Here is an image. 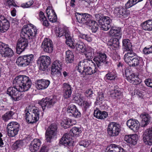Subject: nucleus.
Returning <instances> with one entry per match:
<instances>
[{
  "mask_svg": "<svg viewBox=\"0 0 152 152\" xmlns=\"http://www.w3.org/2000/svg\"><path fill=\"white\" fill-rule=\"evenodd\" d=\"M123 48L125 50L129 52L126 53L124 57V61L130 66L135 67L140 65L142 62L141 57L133 52L132 44L128 39H124L123 42Z\"/></svg>",
  "mask_w": 152,
  "mask_h": 152,
  "instance_id": "1",
  "label": "nucleus"
},
{
  "mask_svg": "<svg viewBox=\"0 0 152 152\" xmlns=\"http://www.w3.org/2000/svg\"><path fill=\"white\" fill-rule=\"evenodd\" d=\"M31 27L30 28L27 25H25L21 30L20 38V49L21 51L20 50V55L28 45V42L26 38H32L37 34V29L35 26L31 24Z\"/></svg>",
  "mask_w": 152,
  "mask_h": 152,
  "instance_id": "2",
  "label": "nucleus"
},
{
  "mask_svg": "<svg viewBox=\"0 0 152 152\" xmlns=\"http://www.w3.org/2000/svg\"><path fill=\"white\" fill-rule=\"evenodd\" d=\"M40 110L34 106H29L25 111V117L28 123L33 124L39 119Z\"/></svg>",
  "mask_w": 152,
  "mask_h": 152,
  "instance_id": "3",
  "label": "nucleus"
},
{
  "mask_svg": "<svg viewBox=\"0 0 152 152\" xmlns=\"http://www.w3.org/2000/svg\"><path fill=\"white\" fill-rule=\"evenodd\" d=\"M107 56L106 54L99 51H96L93 60L98 67H99L103 64L105 66L108 67L110 65L111 63L107 61Z\"/></svg>",
  "mask_w": 152,
  "mask_h": 152,
  "instance_id": "4",
  "label": "nucleus"
},
{
  "mask_svg": "<svg viewBox=\"0 0 152 152\" xmlns=\"http://www.w3.org/2000/svg\"><path fill=\"white\" fill-rule=\"evenodd\" d=\"M19 76L16 77L13 81V88L9 87L7 93L15 101L19 100Z\"/></svg>",
  "mask_w": 152,
  "mask_h": 152,
  "instance_id": "5",
  "label": "nucleus"
},
{
  "mask_svg": "<svg viewBox=\"0 0 152 152\" xmlns=\"http://www.w3.org/2000/svg\"><path fill=\"white\" fill-rule=\"evenodd\" d=\"M57 99L55 96H51L46 97L39 102V104L41 106L43 111L46 109L50 108L54 106L57 102Z\"/></svg>",
  "mask_w": 152,
  "mask_h": 152,
  "instance_id": "6",
  "label": "nucleus"
},
{
  "mask_svg": "<svg viewBox=\"0 0 152 152\" xmlns=\"http://www.w3.org/2000/svg\"><path fill=\"white\" fill-rule=\"evenodd\" d=\"M58 131L57 126L56 124L53 123L50 125L45 133L47 142H50L51 140L56 136L58 132Z\"/></svg>",
  "mask_w": 152,
  "mask_h": 152,
  "instance_id": "7",
  "label": "nucleus"
},
{
  "mask_svg": "<svg viewBox=\"0 0 152 152\" xmlns=\"http://www.w3.org/2000/svg\"><path fill=\"white\" fill-rule=\"evenodd\" d=\"M31 86V81L27 76L20 75V92H24L28 90Z\"/></svg>",
  "mask_w": 152,
  "mask_h": 152,
  "instance_id": "8",
  "label": "nucleus"
},
{
  "mask_svg": "<svg viewBox=\"0 0 152 152\" xmlns=\"http://www.w3.org/2000/svg\"><path fill=\"white\" fill-rule=\"evenodd\" d=\"M121 130L120 125L115 122H111L107 128L108 134L110 137H116L119 134Z\"/></svg>",
  "mask_w": 152,
  "mask_h": 152,
  "instance_id": "9",
  "label": "nucleus"
},
{
  "mask_svg": "<svg viewBox=\"0 0 152 152\" xmlns=\"http://www.w3.org/2000/svg\"><path fill=\"white\" fill-rule=\"evenodd\" d=\"M50 63V58L47 56H40L37 61V64L39 66V69L43 71H45L48 68Z\"/></svg>",
  "mask_w": 152,
  "mask_h": 152,
  "instance_id": "10",
  "label": "nucleus"
},
{
  "mask_svg": "<svg viewBox=\"0 0 152 152\" xmlns=\"http://www.w3.org/2000/svg\"><path fill=\"white\" fill-rule=\"evenodd\" d=\"M72 137L70 134H66L63 135L60 140V143L61 144L71 150L74 146V141Z\"/></svg>",
  "mask_w": 152,
  "mask_h": 152,
  "instance_id": "11",
  "label": "nucleus"
},
{
  "mask_svg": "<svg viewBox=\"0 0 152 152\" xmlns=\"http://www.w3.org/2000/svg\"><path fill=\"white\" fill-rule=\"evenodd\" d=\"M19 124L16 122H11L7 125V131L8 136L14 137L17 135L19 130Z\"/></svg>",
  "mask_w": 152,
  "mask_h": 152,
  "instance_id": "12",
  "label": "nucleus"
},
{
  "mask_svg": "<svg viewBox=\"0 0 152 152\" xmlns=\"http://www.w3.org/2000/svg\"><path fill=\"white\" fill-rule=\"evenodd\" d=\"M75 16L77 21L82 24L87 25L91 20V15L87 13L76 12Z\"/></svg>",
  "mask_w": 152,
  "mask_h": 152,
  "instance_id": "13",
  "label": "nucleus"
},
{
  "mask_svg": "<svg viewBox=\"0 0 152 152\" xmlns=\"http://www.w3.org/2000/svg\"><path fill=\"white\" fill-rule=\"evenodd\" d=\"M113 13L116 17L123 18L128 17L129 15L130 12L125 8L116 7L115 8Z\"/></svg>",
  "mask_w": 152,
  "mask_h": 152,
  "instance_id": "14",
  "label": "nucleus"
},
{
  "mask_svg": "<svg viewBox=\"0 0 152 152\" xmlns=\"http://www.w3.org/2000/svg\"><path fill=\"white\" fill-rule=\"evenodd\" d=\"M0 53L2 56L6 58H10L13 55L12 50L4 43L0 45Z\"/></svg>",
  "mask_w": 152,
  "mask_h": 152,
  "instance_id": "15",
  "label": "nucleus"
},
{
  "mask_svg": "<svg viewBox=\"0 0 152 152\" xmlns=\"http://www.w3.org/2000/svg\"><path fill=\"white\" fill-rule=\"evenodd\" d=\"M41 47L45 52L49 53L52 52L53 47L52 41L49 39H45L42 43Z\"/></svg>",
  "mask_w": 152,
  "mask_h": 152,
  "instance_id": "16",
  "label": "nucleus"
},
{
  "mask_svg": "<svg viewBox=\"0 0 152 152\" xmlns=\"http://www.w3.org/2000/svg\"><path fill=\"white\" fill-rule=\"evenodd\" d=\"M34 59L32 54L25 55L20 56V66H26L30 64Z\"/></svg>",
  "mask_w": 152,
  "mask_h": 152,
  "instance_id": "17",
  "label": "nucleus"
},
{
  "mask_svg": "<svg viewBox=\"0 0 152 152\" xmlns=\"http://www.w3.org/2000/svg\"><path fill=\"white\" fill-rule=\"evenodd\" d=\"M66 112L69 116L75 118H79L81 116V113L77 109L76 106L73 104L68 106L66 110Z\"/></svg>",
  "mask_w": 152,
  "mask_h": 152,
  "instance_id": "18",
  "label": "nucleus"
},
{
  "mask_svg": "<svg viewBox=\"0 0 152 152\" xmlns=\"http://www.w3.org/2000/svg\"><path fill=\"white\" fill-rule=\"evenodd\" d=\"M62 69V64L58 60L55 61L53 63L51 67V72L53 74L56 73L58 76L61 75V70Z\"/></svg>",
  "mask_w": 152,
  "mask_h": 152,
  "instance_id": "19",
  "label": "nucleus"
},
{
  "mask_svg": "<svg viewBox=\"0 0 152 152\" xmlns=\"http://www.w3.org/2000/svg\"><path fill=\"white\" fill-rule=\"evenodd\" d=\"M10 27V23L4 16L0 15V31L4 33Z\"/></svg>",
  "mask_w": 152,
  "mask_h": 152,
  "instance_id": "20",
  "label": "nucleus"
},
{
  "mask_svg": "<svg viewBox=\"0 0 152 152\" xmlns=\"http://www.w3.org/2000/svg\"><path fill=\"white\" fill-rule=\"evenodd\" d=\"M126 124L130 129L134 132L139 129L140 126L138 121L135 119H130L128 120L126 122Z\"/></svg>",
  "mask_w": 152,
  "mask_h": 152,
  "instance_id": "21",
  "label": "nucleus"
},
{
  "mask_svg": "<svg viewBox=\"0 0 152 152\" xmlns=\"http://www.w3.org/2000/svg\"><path fill=\"white\" fill-rule=\"evenodd\" d=\"M41 145V142L38 139H34L29 145V149L31 152H37Z\"/></svg>",
  "mask_w": 152,
  "mask_h": 152,
  "instance_id": "22",
  "label": "nucleus"
},
{
  "mask_svg": "<svg viewBox=\"0 0 152 152\" xmlns=\"http://www.w3.org/2000/svg\"><path fill=\"white\" fill-rule=\"evenodd\" d=\"M50 81L48 80L41 79L37 80L36 84V87L38 90L44 89L49 85Z\"/></svg>",
  "mask_w": 152,
  "mask_h": 152,
  "instance_id": "23",
  "label": "nucleus"
},
{
  "mask_svg": "<svg viewBox=\"0 0 152 152\" xmlns=\"http://www.w3.org/2000/svg\"><path fill=\"white\" fill-rule=\"evenodd\" d=\"M50 7H48L46 10V13L47 16L49 21L52 22H55L57 19V17L54 11L50 9Z\"/></svg>",
  "mask_w": 152,
  "mask_h": 152,
  "instance_id": "24",
  "label": "nucleus"
},
{
  "mask_svg": "<svg viewBox=\"0 0 152 152\" xmlns=\"http://www.w3.org/2000/svg\"><path fill=\"white\" fill-rule=\"evenodd\" d=\"M63 92V95L65 98H67L71 96L72 93V87L68 83H64L62 87Z\"/></svg>",
  "mask_w": 152,
  "mask_h": 152,
  "instance_id": "25",
  "label": "nucleus"
},
{
  "mask_svg": "<svg viewBox=\"0 0 152 152\" xmlns=\"http://www.w3.org/2000/svg\"><path fill=\"white\" fill-rule=\"evenodd\" d=\"M69 33V29L66 27L58 28V29H56L55 30V34L57 37H60L64 36L65 37L66 35Z\"/></svg>",
  "mask_w": 152,
  "mask_h": 152,
  "instance_id": "26",
  "label": "nucleus"
},
{
  "mask_svg": "<svg viewBox=\"0 0 152 152\" xmlns=\"http://www.w3.org/2000/svg\"><path fill=\"white\" fill-rule=\"evenodd\" d=\"M109 34L113 37H115L118 38H121V29L116 27L112 26L111 27Z\"/></svg>",
  "mask_w": 152,
  "mask_h": 152,
  "instance_id": "27",
  "label": "nucleus"
},
{
  "mask_svg": "<svg viewBox=\"0 0 152 152\" xmlns=\"http://www.w3.org/2000/svg\"><path fill=\"white\" fill-rule=\"evenodd\" d=\"M94 115L96 118L101 120H104L107 118L108 115L107 112L99 110H94Z\"/></svg>",
  "mask_w": 152,
  "mask_h": 152,
  "instance_id": "28",
  "label": "nucleus"
},
{
  "mask_svg": "<svg viewBox=\"0 0 152 152\" xmlns=\"http://www.w3.org/2000/svg\"><path fill=\"white\" fill-rule=\"evenodd\" d=\"M138 137L137 134L126 135L124 137V140L127 143L135 145L137 143Z\"/></svg>",
  "mask_w": 152,
  "mask_h": 152,
  "instance_id": "29",
  "label": "nucleus"
},
{
  "mask_svg": "<svg viewBox=\"0 0 152 152\" xmlns=\"http://www.w3.org/2000/svg\"><path fill=\"white\" fill-rule=\"evenodd\" d=\"M88 65L87 60H83L79 62L77 69L80 73L83 74V72L85 71V69L87 65Z\"/></svg>",
  "mask_w": 152,
  "mask_h": 152,
  "instance_id": "30",
  "label": "nucleus"
},
{
  "mask_svg": "<svg viewBox=\"0 0 152 152\" xmlns=\"http://www.w3.org/2000/svg\"><path fill=\"white\" fill-rule=\"evenodd\" d=\"M122 92L121 89L116 86L114 89L110 91V97L115 99L118 96H120L122 94Z\"/></svg>",
  "mask_w": 152,
  "mask_h": 152,
  "instance_id": "31",
  "label": "nucleus"
},
{
  "mask_svg": "<svg viewBox=\"0 0 152 152\" xmlns=\"http://www.w3.org/2000/svg\"><path fill=\"white\" fill-rule=\"evenodd\" d=\"M125 73L127 80L131 83L136 76L128 69H125Z\"/></svg>",
  "mask_w": 152,
  "mask_h": 152,
  "instance_id": "32",
  "label": "nucleus"
},
{
  "mask_svg": "<svg viewBox=\"0 0 152 152\" xmlns=\"http://www.w3.org/2000/svg\"><path fill=\"white\" fill-rule=\"evenodd\" d=\"M74 59V55L72 52L68 50L66 52L65 60L67 63H72Z\"/></svg>",
  "mask_w": 152,
  "mask_h": 152,
  "instance_id": "33",
  "label": "nucleus"
},
{
  "mask_svg": "<svg viewBox=\"0 0 152 152\" xmlns=\"http://www.w3.org/2000/svg\"><path fill=\"white\" fill-rule=\"evenodd\" d=\"M150 118L149 115L147 114L142 115V120L141 124V127H145L149 124Z\"/></svg>",
  "mask_w": 152,
  "mask_h": 152,
  "instance_id": "34",
  "label": "nucleus"
},
{
  "mask_svg": "<svg viewBox=\"0 0 152 152\" xmlns=\"http://www.w3.org/2000/svg\"><path fill=\"white\" fill-rule=\"evenodd\" d=\"M142 29L149 31L152 30V20H149L143 22L142 25Z\"/></svg>",
  "mask_w": 152,
  "mask_h": 152,
  "instance_id": "35",
  "label": "nucleus"
},
{
  "mask_svg": "<svg viewBox=\"0 0 152 152\" xmlns=\"http://www.w3.org/2000/svg\"><path fill=\"white\" fill-rule=\"evenodd\" d=\"M88 65H87L83 72V74L86 75H91L96 72L97 70V69L95 67H91L89 66Z\"/></svg>",
  "mask_w": 152,
  "mask_h": 152,
  "instance_id": "36",
  "label": "nucleus"
},
{
  "mask_svg": "<svg viewBox=\"0 0 152 152\" xmlns=\"http://www.w3.org/2000/svg\"><path fill=\"white\" fill-rule=\"evenodd\" d=\"M39 19L42 22V25L46 27L49 26L48 21L44 15V13L42 11H40L39 13Z\"/></svg>",
  "mask_w": 152,
  "mask_h": 152,
  "instance_id": "37",
  "label": "nucleus"
},
{
  "mask_svg": "<svg viewBox=\"0 0 152 152\" xmlns=\"http://www.w3.org/2000/svg\"><path fill=\"white\" fill-rule=\"evenodd\" d=\"M66 39V43L67 45L72 48H74L75 47V45L73 42V39L70 36V34L66 35L65 37Z\"/></svg>",
  "mask_w": 152,
  "mask_h": 152,
  "instance_id": "38",
  "label": "nucleus"
},
{
  "mask_svg": "<svg viewBox=\"0 0 152 152\" xmlns=\"http://www.w3.org/2000/svg\"><path fill=\"white\" fill-rule=\"evenodd\" d=\"M14 113L12 111H10L6 113L2 116V118L5 122H7L8 120L13 118L12 116Z\"/></svg>",
  "mask_w": 152,
  "mask_h": 152,
  "instance_id": "39",
  "label": "nucleus"
},
{
  "mask_svg": "<svg viewBox=\"0 0 152 152\" xmlns=\"http://www.w3.org/2000/svg\"><path fill=\"white\" fill-rule=\"evenodd\" d=\"M120 38L117 37L113 39L112 42L108 43V45L112 47L113 48L115 49L119 47V39Z\"/></svg>",
  "mask_w": 152,
  "mask_h": 152,
  "instance_id": "40",
  "label": "nucleus"
},
{
  "mask_svg": "<svg viewBox=\"0 0 152 152\" xmlns=\"http://www.w3.org/2000/svg\"><path fill=\"white\" fill-rule=\"evenodd\" d=\"M77 50L82 52H85L86 47L83 42L80 41H78L75 45Z\"/></svg>",
  "mask_w": 152,
  "mask_h": 152,
  "instance_id": "41",
  "label": "nucleus"
},
{
  "mask_svg": "<svg viewBox=\"0 0 152 152\" xmlns=\"http://www.w3.org/2000/svg\"><path fill=\"white\" fill-rule=\"evenodd\" d=\"M117 77L116 74L113 72H109L104 77L105 80H114Z\"/></svg>",
  "mask_w": 152,
  "mask_h": 152,
  "instance_id": "42",
  "label": "nucleus"
},
{
  "mask_svg": "<svg viewBox=\"0 0 152 152\" xmlns=\"http://www.w3.org/2000/svg\"><path fill=\"white\" fill-rule=\"evenodd\" d=\"M143 0H129L126 4V7L130 8Z\"/></svg>",
  "mask_w": 152,
  "mask_h": 152,
  "instance_id": "43",
  "label": "nucleus"
},
{
  "mask_svg": "<svg viewBox=\"0 0 152 152\" xmlns=\"http://www.w3.org/2000/svg\"><path fill=\"white\" fill-rule=\"evenodd\" d=\"M112 21L111 20L110 18L108 16H103L102 18L99 22V23H106L107 24H110Z\"/></svg>",
  "mask_w": 152,
  "mask_h": 152,
  "instance_id": "44",
  "label": "nucleus"
},
{
  "mask_svg": "<svg viewBox=\"0 0 152 152\" xmlns=\"http://www.w3.org/2000/svg\"><path fill=\"white\" fill-rule=\"evenodd\" d=\"M99 27L102 29L104 31H107L111 28V26L110 24H107L106 23H99Z\"/></svg>",
  "mask_w": 152,
  "mask_h": 152,
  "instance_id": "45",
  "label": "nucleus"
},
{
  "mask_svg": "<svg viewBox=\"0 0 152 152\" xmlns=\"http://www.w3.org/2000/svg\"><path fill=\"white\" fill-rule=\"evenodd\" d=\"M109 147L110 148V149L113 150L115 152H118L122 148L120 146L114 144H111Z\"/></svg>",
  "mask_w": 152,
  "mask_h": 152,
  "instance_id": "46",
  "label": "nucleus"
},
{
  "mask_svg": "<svg viewBox=\"0 0 152 152\" xmlns=\"http://www.w3.org/2000/svg\"><path fill=\"white\" fill-rule=\"evenodd\" d=\"M143 53L146 55L152 53V45L148 47H145L143 50Z\"/></svg>",
  "mask_w": 152,
  "mask_h": 152,
  "instance_id": "47",
  "label": "nucleus"
},
{
  "mask_svg": "<svg viewBox=\"0 0 152 152\" xmlns=\"http://www.w3.org/2000/svg\"><path fill=\"white\" fill-rule=\"evenodd\" d=\"M71 131L75 135H78L81 133L82 131L80 129L76 127H73L71 130Z\"/></svg>",
  "mask_w": 152,
  "mask_h": 152,
  "instance_id": "48",
  "label": "nucleus"
},
{
  "mask_svg": "<svg viewBox=\"0 0 152 152\" xmlns=\"http://www.w3.org/2000/svg\"><path fill=\"white\" fill-rule=\"evenodd\" d=\"M111 56L112 57V59L115 61H118L120 59V56L118 55L117 53L114 50L113 53H111Z\"/></svg>",
  "mask_w": 152,
  "mask_h": 152,
  "instance_id": "49",
  "label": "nucleus"
},
{
  "mask_svg": "<svg viewBox=\"0 0 152 152\" xmlns=\"http://www.w3.org/2000/svg\"><path fill=\"white\" fill-rule=\"evenodd\" d=\"M86 57L88 60V61H92L91 60L92 59L94 56H95V53H84Z\"/></svg>",
  "mask_w": 152,
  "mask_h": 152,
  "instance_id": "50",
  "label": "nucleus"
},
{
  "mask_svg": "<svg viewBox=\"0 0 152 152\" xmlns=\"http://www.w3.org/2000/svg\"><path fill=\"white\" fill-rule=\"evenodd\" d=\"M91 102L90 101H84L82 106H83L85 110L88 108L91 105Z\"/></svg>",
  "mask_w": 152,
  "mask_h": 152,
  "instance_id": "51",
  "label": "nucleus"
},
{
  "mask_svg": "<svg viewBox=\"0 0 152 152\" xmlns=\"http://www.w3.org/2000/svg\"><path fill=\"white\" fill-rule=\"evenodd\" d=\"M33 4L32 1H29L25 3H23L21 4V7L24 8H27L30 7Z\"/></svg>",
  "mask_w": 152,
  "mask_h": 152,
  "instance_id": "52",
  "label": "nucleus"
},
{
  "mask_svg": "<svg viewBox=\"0 0 152 152\" xmlns=\"http://www.w3.org/2000/svg\"><path fill=\"white\" fill-rule=\"evenodd\" d=\"M89 144L88 141L86 140H82L79 142V145L80 146H83L85 147H87Z\"/></svg>",
  "mask_w": 152,
  "mask_h": 152,
  "instance_id": "53",
  "label": "nucleus"
},
{
  "mask_svg": "<svg viewBox=\"0 0 152 152\" xmlns=\"http://www.w3.org/2000/svg\"><path fill=\"white\" fill-rule=\"evenodd\" d=\"M145 85L148 86L152 88V80L150 78L146 79L144 81Z\"/></svg>",
  "mask_w": 152,
  "mask_h": 152,
  "instance_id": "54",
  "label": "nucleus"
},
{
  "mask_svg": "<svg viewBox=\"0 0 152 152\" xmlns=\"http://www.w3.org/2000/svg\"><path fill=\"white\" fill-rule=\"evenodd\" d=\"M141 82V80L139 79L137 76L134 78L133 81L131 83L134 84V85H138L140 84Z\"/></svg>",
  "mask_w": 152,
  "mask_h": 152,
  "instance_id": "55",
  "label": "nucleus"
},
{
  "mask_svg": "<svg viewBox=\"0 0 152 152\" xmlns=\"http://www.w3.org/2000/svg\"><path fill=\"white\" fill-rule=\"evenodd\" d=\"M64 125H66V126H64V127L65 129L69 128L70 126L72 125V120L70 119L69 120L65 121Z\"/></svg>",
  "mask_w": 152,
  "mask_h": 152,
  "instance_id": "56",
  "label": "nucleus"
},
{
  "mask_svg": "<svg viewBox=\"0 0 152 152\" xmlns=\"http://www.w3.org/2000/svg\"><path fill=\"white\" fill-rule=\"evenodd\" d=\"M49 150L48 147L44 145H42L39 152H48Z\"/></svg>",
  "mask_w": 152,
  "mask_h": 152,
  "instance_id": "57",
  "label": "nucleus"
},
{
  "mask_svg": "<svg viewBox=\"0 0 152 152\" xmlns=\"http://www.w3.org/2000/svg\"><path fill=\"white\" fill-rule=\"evenodd\" d=\"M93 94V91L90 89L86 90L85 92V95L87 97H92Z\"/></svg>",
  "mask_w": 152,
  "mask_h": 152,
  "instance_id": "58",
  "label": "nucleus"
},
{
  "mask_svg": "<svg viewBox=\"0 0 152 152\" xmlns=\"http://www.w3.org/2000/svg\"><path fill=\"white\" fill-rule=\"evenodd\" d=\"M19 147V141L18 140L15 142L12 145V148L13 150H16Z\"/></svg>",
  "mask_w": 152,
  "mask_h": 152,
  "instance_id": "59",
  "label": "nucleus"
},
{
  "mask_svg": "<svg viewBox=\"0 0 152 152\" xmlns=\"http://www.w3.org/2000/svg\"><path fill=\"white\" fill-rule=\"evenodd\" d=\"M6 6H8L9 8L15 7L17 6L16 4L12 0Z\"/></svg>",
  "mask_w": 152,
  "mask_h": 152,
  "instance_id": "60",
  "label": "nucleus"
},
{
  "mask_svg": "<svg viewBox=\"0 0 152 152\" xmlns=\"http://www.w3.org/2000/svg\"><path fill=\"white\" fill-rule=\"evenodd\" d=\"M96 24H98L95 21L92 20L91 19L87 25L90 27H92L93 26H95Z\"/></svg>",
  "mask_w": 152,
  "mask_h": 152,
  "instance_id": "61",
  "label": "nucleus"
},
{
  "mask_svg": "<svg viewBox=\"0 0 152 152\" xmlns=\"http://www.w3.org/2000/svg\"><path fill=\"white\" fill-rule=\"evenodd\" d=\"M86 53H95V50L91 47H88L86 49L85 51Z\"/></svg>",
  "mask_w": 152,
  "mask_h": 152,
  "instance_id": "62",
  "label": "nucleus"
},
{
  "mask_svg": "<svg viewBox=\"0 0 152 152\" xmlns=\"http://www.w3.org/2000/svg\"><path fill=\"white\" fill-rule=\"evenodd\" d=\"M96 20L98 21L99 22L102 18L103 16L99 14H96L94 15Z\"/></svg>",
  "mask_w": 152,
  "mask_h": 152,
  "instance_id": "63",
  "label": "nucleus"
},
{
  "mask_svg": "<svg viewBox=\"0 0 152 152\" xmlns=\"http://www.w3.org/2000/svg\"><path fill=\"white\" fill-rule=\"evenodd\" d=\"M99 25L98 24H96L95 26H93V27H91V30L92 32L95 33L97 31L98 29Z\"/></svg>",
  "mask_w": 152,
  "mask_h": 152,
  "instance_id": "64",
  "label": "nucleus"
}]
</instances>
